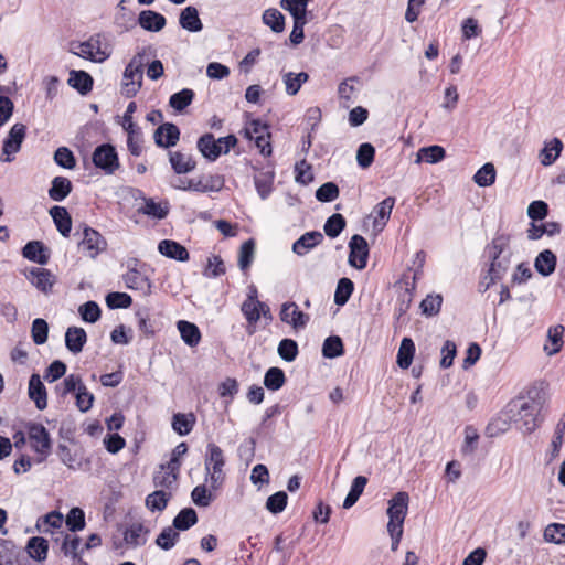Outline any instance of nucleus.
<instances>
[{
    "label": "nucleus",
    "instance_id": "nucleus-21",
    "mask_svg": "<svg viewBox=\"0 0 565 565\" xmlns=\"http://www.w3.org/2000/svg\"><path fill=\"white\" fill-rule=\"evenodd\" d=\"M557 265V257L551 249H544L534 259L535 270L543 277L551 276Z\"/></svg>",
    "mask_w": 565,
    "mask_h": 565
},
{
    "label": "nucleus",
    "instance_id": "nucleus-9",
    "mask_svg": "<svg viewBox=\"0 0 565 565\" xmlns=\"http://www.w3.org/2000/svg\"><path fill=\"white\" fill-rule=\"evenodd\" d=\"M122 279L128 289L139 291L143 297H148L152 292V282L150 278L140 269L129 268L122 276Z\"/></svg>",
    "mask_w": 565,
    "mask_h": 565
},
{
    "label": "nucleus",
    "instance_id": "nucleus-58",
    "mask_svg": "<svg viewBox=\"0 0 565 565\" xmlns=\"http://www.w3.org/2000/svg\"><path fill=\"white\" fill-rule=\"evenodd\" d=\"M81 539L78 536H71L70 534H65L63 536V542L61 546V551L65 556H71L72 558H76L79 555H83L84 547L79 550Z\"/></svg>",
    "mask_w": 565,
    "mask_h": 565
},
{
    "label": "nucleus",
    "instance_id": "nucleus-56",
    "mask_svg": "<svg viewBox=\"0 0 565 565\" xmlns=\"http://www.w3.org/2000/svg\"><path fill=\"white\" fill-rule=\"evenodd\" d=\"M277 351L284 361L292 362L299 353L298 343L292 339L285 338L279 342Z\"/></svg>",
    "mask_w": 565,
    "mask_h": 565
},
{
    "label": "nucleus",
    "instance_id": "nucleus-31",
    "mask_svg": "<svg viewBox=\"0 0 565 565\" xmlns=\"http://www.w3.org/2000/svg\"><path fill=\"white\" fill-rule=\"evenodd\" d=\"M25 551L31 558L38 562L45 561L49 552V542L42 536L30 537Z\"/></svg>",
    "mask_w": 565,
    "mask_h": 565
},
{
    "label": "nucleus",
    "instance_id": "nucleus-59",
    "mask_svg": "<svg viewBox=\"0 0 565 565\" xmlns=\"http://www.w3.org/2000/svg\"><path fill=\"white\" fill-rule=\"evenodd\" d=\"M78 312L82 320L88 323H95L102 316V310L98 303L93 300L86 301L79 306Z\"/></svg>",
    "mask_w": 565,
    "mask_h": 565
},
{
    "label": "nucleus",
    "instance_id": "nucleus-51",
    "mask_svg": "<svg viewBox=\"0 0 565 565\" xmlns=\"http://www.w3.org/2000/svg\"><path fill=\"white\" fill-rule=\"evenodd\" d=\"M443 305V297L439 294L427 295L420 302L422 313L426 317L437 316Z\"/></svg>",
    "mask_w": 565,
    "mask_h": 565
},
{
    "label": "nucleus",
    "instance_id": "nucleus-61",
    "mask_svg": "<svg viewBox=\"0 0 565 565\" xmlns=\"http://www.w3.org/2000/svg\"><path fill=\"white\" fill-rule=\"evenodd\" d=\"M275 173L274 172H267V173H260L259 175H256L254 178L255 186L257 190V193L259 196L265 200L273 190V181H274Z\"/></svg>",
    "mask_w": 565,
    "mask_h": 565
},
{
    "label": "nucleus",
    "instance_id": "nucleus-38",
    "mask_svg": "<svg viewBox=\"0 0 565 565\" xmlns=\"http://www.w3.org/2000/svg\"><path fill=\"white\" fill-rule=\"evenodd\" d=\"M198 523V514L193 508L182 509L173 519L172 527L177 531H186Z\"/></svg>",
    "mask_w": 565,
    "mask_h": 565
},
{
    "label": "nucleus",
    "instance_id": "nucleus-16",
    "mask_svg": "<svg viewBox=\"0 0 565 565\" xmlns=\"http://www.w3.org/2000/svg\"><path fill=\"white\" fill-rule=\"evenodd\" d=\"M29 397L38 409L43 411L47 406V392L39 374L34 373L29 380Z\"/></svg>",
    "mask_w": 565,
    "mask_h": 565
},
{
    "label": "nucleus",
    "instance_id": "nucleus-34",
    "mask_svg": "<svg viewBox=\"0 0 565 565\" xmlns=\"http://www.w3.org/2000/svg\"><path fill=\"white\" fill-rule=\"evenodd\" d=\"M171 498V492L158 489L146 497L145 504L151 512H161L167 508Z\"/></svg>",
    "mask_w": 565,
    "mask_h": 565
},
{
    "label": "nucleus",
    "instance_id": "nucleus-63",
    "mask_svg": "<svg viewBox=\"0 0 565 565\" xmlns=\"http://www.w3.org/2000/svg\"><path fill=\"white\" fill-rule=\"evenodd\" d=\"M288 494L285 491H278L267 498L266 509L273 514L282 512L287 505Z\"/></svg>",
    "mask_w": 565,
    "mask_h": 565
},
{
    "label": "nucleus",
    "instance_id": "nucleus-52",
    "mask_svg": "<svg viewBox=\"0 0 565 565\" xmlns=\"http://www.w3.org/2000/svg\"><path fill=\"white\" fill-rule=\"evenodd\" d=\"M139 212L157 220H163L169 213V207L167 204L162 206L153 199H146L145 205L139 209Z\"/></svg>",
    "mask_w": 565,
    "mask_h": 565
},
{
    "label": "nucleus",
    "instance_id": "nucleus-54",
    "mask_svg": "<svg viewBox=\"0 0 565 565\" xmlns=\"http://www.w3.org/2000/svg\"><path fill=\"white\" fill-rule=\"evenodd\" d=\"M375 148L370 142H363L356 150V162L360 168L367 169L374 161Z\"/></svg>",
    "mask_w": 565,
    "mask_h": 565
},
{
    "label": "nucleus",
    "instance_id": "nucleus-1",
    "mask_svg": "<svg viewBox=\"0 0 565 565\" xmlns=\"http://www.w3.org/2000/svg\"><path fill=\"white\" fill-rule=\"evenodd\" d=\"M527 401L519 397L508 404L509 418L515 423L524 434L533 433L541 423L540 414L543 409L544 394L536 387L527 391Z\"/></svg>",
    "mask_w": 565,
    "mask_h": 565
},
{
    "label": "nucleus",
    "instance_id": "nucleus-23",
    "mask_svg": "<svg viewBox=\"0 0 565 565\" xmlns=\"http://www.w3.org/2000/svg\"><path fill=\"white\" fill-rule=\"evenodd\" d=\"M68 85L77 90L81 95L85 96L92 92L94 79L92 75L85 71H71L67 81Z\"/></svg>",
    "mask_w": 565,
    "mask_h": 565
},
{
    "label": "nucleus",
    "instance_id": "nucleus-57",
    "mask_svg": "<svg viewBox=\"0 0 565 565\" xmlns=\"http://www.w3.org/2000/svg\"><path fill=\"white\" fill-rule=\"evenodd\" d=\"M67 529L71 532H77L85 527V513L78 507L72 508L65 519Z\"/></svg>",
    "mask_w": 565,
    "mask_h": 565
},
{
    "label": "nucleus",
    "instance_id": "nucleus-50",
    "mask_svg": "<svg viewBox=\"0 0 565 565\" xmlns=\"http://www.w3.org/2000/svg\"><path fill=\"white\" fill-rule=\"evenodd\" d=\"M106 305L109 309H127L132 303L130 295L120 291H111L105 298Z\"/></svg>",
    "mask_w": 565,
    "mask_h": 565
},
{
    "label": "nucleus",
    "instance_id": "nucleus-12",
    "mask_svg": "<svg viewBox=\"0 0 565 565\" xmlns=\"http://www.w3.org/2000/svg\"><path fill=\"white\" fill-rule=\"evenodd\" d=\"M196 148L201 154L209 161H216L223 153V147L215 139L213 134H204L196 141Z\"/></svg>",
    "mask_w": 565,
    "mask_h": 565
},
{
    "label": "nucleus",
    "instance_id": "nucleus-39",
    "mask_svg": "<svg viewBox=\"0 0 565 565\" xmlns=\"http://www.w3.org/2000/svg\"><path fill=\"white\" fill-rule=\"evenodd\" d=\"M262 20L275 33H281L285 30V15L276 8L266 9Z\"/></svg>",
    "mask_w": 565,
    "mask_h": 565
},
{
    "label": "nucleus",
    "instance_id": "nucleus-55",
    "mask_svg": "<svg viewBox=\"0 0 565 565\" xmlns=\"http://www.w3.org/2000/svg\"><path fill=\"white\" fill-rule=\"evenodd\" d=\"M340 190L334 182H326L316 190V199L322 203H329L339 198Z\"/></svg>",
    "mask_w": 565,
    "mask_h": 565
},
{
    "label": "nucleus",
    "instance_id": "nucleus-19",
    "mask_svg": "<svg viewBox=\"0 0 565 565\" xmlns=\"http://www.w3.org/2000/svg\"><path fill=\"white\" fill-rule=\"evenodd\" d=\"M158 250L161 255L178 262H186L190 258L188 249L172 239L161 241L158 245Z\"/></svg>",
    "mask_w": 565,
    "mask_h": 565
},
{
    "label": "nucleus",
    "instance_id": "nucleus-32",
    "mask_svg": "<svg viewBox=\"0 0 565 565\" xmlns=\"http://www.w3.org/2000/svg\"><path fill=\"white\" fill-rule=\"evenodd\" d=\"M149 532L142 523H134L124 532V541L127 545L137 547L146 543L145 535Z\"/></svg>",
    "mask_w": 565,
    "mask_h": 565
},
{
    "label": "nucleus",
    "instance_id": "nucleus-37",
    "mask_svg": "<svg viewBox=\"0 0 565 565\" xmlns=\"http://www.w3.org/2000/svg\"><path fill=\"white\" fill-rule=\"evenodd\" d=\"M260 309L268 311V306L259 300H253L252 296L242 305V312L249 324H255L260 318Z\"/></svg>",
    "mask_w": 565,
    "mask_h": 565
},
{
    "label": "nucleus",
    "instance_id": "nucleus-48",
    "mask_svg": "<svg viewBox=\"0 0 565 565\" xmlns=\"http://www.w3.org/2000/svg\"><path fill=\"white\" fill-rule=\"evenodd\" d=\"M495 168L492 163H484L473 175V181L479 186H490L495 182Z\"/></svg>",
    "mask_w": 565,
    "mask_h": 565
},
{
    "label": "nucleus",
    "instance_id": "nucleus-25",
    "mask_svg": "<svg viewBox=\"0 0 565 565\" xmlns=\"http://www.w3.org/2000/svg\"><path fill=\"white\" fill-rule=\"evenodd\" d=\"M177 329L186 345L194 348L201 342L202 333L195 323L188 320H179Z\"/></svg>",
    "mask_w": 565,
    "mask_h": 565
},
{
    "label": "nucleus",
    "instance_id": "nucleus-44",
    "mask_svg": "<svg viewBox=\"0 0 565 565\" xmlns=\"http://www.w3.org/2000/svg\"><path fill=\"white\" fill-rule=\"evenodd\" d=\"M353 290L354 284L350 278H340L334 292V303L338 306H344L349 301Z\"/></svg>",
    "mask_w": 565,
    "mask_h": 565
},
{
    "label": "nucleus",
    "instance_id": "nucleus-33",
    "mask_svg": "<svg viewBox=\"0 0 565 565\" xmlns=\"http://www.w3.org/2000/svg\"><path fill=\"white\" fill-rule=\"evenodd\" d=\"M415 354V343L411 338H403L397 352L396 363L397 365L406 370L411 366Z\"/></svg>",
    "mask_w": 565,
    "mask_h": 565
},
{
    "label": "nucleus",
    "instance_id": "nucleus-64",
    "mask_svg": "<svg viewBox=\"0 0 565 565\" xmlns=\"http://www.w3.org/2000/svg\"><path fill=\"white\" fill-rule=\"evenodd\" d=\"M544 539L555 544L565 543V524L552 523L544 530Z\"/></svg>",
    "mask_w": 565,
    "mask_h": 565
},
{
    "label": "nucleus",
    "instance_id": "nucleus-18",
    "mask_svg": "<svg viewBox=\"0 0 565 565\" xmlns=\"http://www.w3.org/2000/svg\"><path fill=\"white\" fill-rule=\"evenodd\" d=\"M138 24L148 32H159L166 26L167 19L157 11L142 10L138 15Z\"/></svg>",
    "mask_w": 565,
    "mask_h": 565
},
{
    "label": "nucleus",
    "instance_id": "nucleus-40",
    "mask_svg": "<svg viewBox=\"0 0 565 565\" xmlns=\"http://www.w3.org/2000/svg\"><path fill=\"white\" fill-rule=\"evenodd\" d=\"M194 92L190 88H183L178 93H174L169 98V106L175 111L182 113L188 106H190L194 99Z\"/></svg>",
    "mask_w": 565,
    "mask_h": 565
},
{
    "label": "nucleus",
    "instance_id": "nucleus-4",
    "mask_svg": "<svg viewBox=\"0 0 565 565\" xmlns=\"http://www.w3.org/2000/svg\"><path fill=\"white\" fill-rule=\"evenodd\" d=\"M94 166L105 174H113L119 168V158L116 148L111 143H102L93 152Z\"/></svg>",
    "mask_w": 565,
    "mask_h": 565
},
{
    "label": "nucleus",
    "instance_id": "nucleus-29",
    "mask_svg": "<svg viewBox=\"0 0 565 565\" xmlns=\"http://www.w3.org/2000/svg\"><path fill=\"white\" fill-rule=\"evenodd\" d=\"M73 190V184L66 177H55L49 189V196L53 201L62 202Z\"/></svg>",
    "mask_w": 565,
    "mask_h": 565
},
{
    "label": "nucleus",
    "instance_id": "nucleus-11",
    "mask_svg": "<svg viewBox=\"0 0 565 565\" xmlns=\"http://www.w3.org/2000/svg\"><path fill=\"white\" fill-rule=\"evenodd\" d=\"M180 139V129L173 122L161 124L153 134L154 143L159 148L169 149L174 147Z\"/></svg>",
    "mask_w": 565,
    "mask_h": 565
},
{
    "label": "nucleus",
    "instance_id": "nucleus-2",
    "mask_svg": "<svg viewBox=\"0 0 565 565\" xmlns=\"http://www.w3.org/2000/svg\"><path fill=\"white\" fill-rule=\"evenodd\" d=\"M484 253L490 260L487 273L491 275V282H497L504 277L511 265L510 236L507 234L495 235L486 246Z\"/></svg>",
    "mask_w": 565,
    "mask_h": 565
},
{
    "label": "nucleus",
    "instance_id": "nucleus-15",
    "mask_svg": "<svg viewBox=\"0 0 565 565\" xmlns=\"http://www.w3.org/2000/svg\"><path fill=\"white\" fill-rule=\"evenodd\" d=\"M323 241V235L319 231H310L306 232L301 235L297 241L292 244V252L298 256H305L316 246L321 244Z\"/></svg>",
    "mask_w": 565,
    "mask_h": 565
},
{
    "label": "nucleus",
    "instance_id": "nucleus-26",
    "mask_svg": "<svg viewBox=\"0 0 565 565\" xmlns=\"http://www.w3.org/2000/svg\"><path fill=\"white\" fill-rule=\"evenodd\" d=\"M26 277L32 285L43 292H47L54 284V276L45 268L33 267L29 270Z\"/></svg>",
    "mask_w": 565,
    "mask_h": 565
},
{
    "label": "nucleus",
    "instance_id": "nucleus-41",
    "mask_svg": "<svg viewBox=\"0 0 565 565\" xmlns=\"http://www.w3.org/2000/svg\"><path fill=\"white\" fill-rule=\"evenodd\" d=\"M75 54L83 58L98 63L107 58V56L100 52L99 43L97 42V44H94L92 40L79 43V52Z\"/></svg>",
    "mask_w": 565,
    "mask_h": 565
},
{
    "label": "nucleus",
    "instance_id": "nucleus-49",
    "mask_svg": "<svg viewBox=\"0 0 565 565\" xmlns=\"http://www.w3.org/2000/svg\"><path fill=\"white\" fill-rule=\"evenodd\" d=\"M254 254L255 242L253 238H249L246 242H244L239 248L238 266L241 270L245 271L250 267L254 260Z\"/></svg>",
    "mask_w": 565,
    "mask_h": 565
},
{
    "label": "nucleus",
    "instance_id": "nucleus-30",
    "mask_svg": "<svg viewBox=\"0 0 565 565\" xmlns=\"http://www.w3.org/2000/svg\"><path fill=\"white\" fill-rule=\"evenodd\" d=\"M196 423V417L193 413H175L172 416V429L179 435V436H186L192 430Z\"/></svg>",
    "mask_w": 565,
    "mask_h": 565
},
{
    "label": "nucleus",
    "instance_id": "nucleus-43",
    "mask_svg": "<svg viewBox=\"0 0 565 565\" xmlns=\"http://www.w3.org/2000/svg\"><path fill=\"white\" fill-rule=\"evenodd\" d=\"M344 353L343 342L339 335L328 337L322 344V355L327 359H335Z\"/></svg>",
    "mask_w": 565,
    "mask_h": 565
},
{
    "label": "nucleus",
    "instance_id": "nucleus-35",
    "mask_svg": "<svg viewBox=\"0 0 565 565\" xmlns=\"http://www.w3.org/2000/svg\"><path fill=\"white\" fill-rule=\"evenodd\" d=\"M561 233V224L557 222H546L541 225H536L534 222L531 223V227L527 230V238L531 241L540 239L544 234L547 236H554Z\"/></svg>",
    "mask_w": 565,
    "mask_h": 565
},
{
    "label": "nucleus",
    "instance_id": "nucleus-46",
    "mask_svg": "<svg viewBox=\"0 0 565 565\" xmlns=\"http://www.w3.org/2000/svg\"><path fill=\"white\" fill-rule=\"evenodd\" d=\"M347 221L342 214L334 213L329 216L323 225V231L330 238L338 237L345 228Z\"/></svg>",
    "mask_w": 565,
    "mask_h": 565
},
{
    "label": "nucleus",
    "instance_id": "nucleus-42",
    "mask_svg": "<svg viewBox=\"0 0 565 565\" xmlns=\"http://www.w3.org/2000/svg\"><path fill=\"white\" fill-rule=\"evenodd\" d=\"M286 382L285 372L277 366L269 367L264 376V385L269 391H278Z\"/></svg>",
    "mask_w": 565,
    "mask_h": 565
},
{
    "label": "nucleus",
    "instance_id": "nucleus-20",
    "mask_svg": "<svg viewBox=\"0 0 565 565\" xmlns=\"http://www.w3.org/2000/svg\"><path fill=\"white\" fill-rule=\"evenodd\" d=\"M57 231L64 237H68L72 231V217L64 206L54 205L49 211Z\"/></svg>",
    "mask_w": 565,
    "mask_h": 565
},
{
    "label": "nucleus",
    "instance_id": "nucleus-14",
    "mask_svg": "<svg viewBox=\"0 0 565 565\" xmlns=\"http://www.w3.org/2000/svg\"><path fill=\"white\" fill-rule=\"evenodd\" d=\"M24 258L39 265H46L50 260V249L41 241H30L22 248Z\"/></svg>",
    "mask_w": 565,
    "mask_h": 565
},
{
    "label": "nucleus",
    "instance_id": "nucleus-17",
    "mask_svg": "<svg viewBox=\"0 0 565 565\" xmlns=\"http://www.w3.org/2000/svg\"><path fill=\"white\" fill-rule=\"evenodd\" d=\"M179 473L180 471H174L171 468H167L166 463H161L159 466V470H157L153 475V484L156 488L171 491L177 488Z\"/></svg>",
    "mask_w": 565,
    "mask_h": 565
},
{
    "label": "nucleus",
    "instance_id": "nucleus-60",
    "mask_svg": "<svg viewBox=\"0 0 565 565\" xmlns=\"http://www.w3.org/2000/svg\"><path fill=\"white\" fill-rule=\"evenodd\" d=\"M31 337L35 344L41 345L47 341L49 324L42 318H36L32 322Z\"/></svg>",
    "mask_w": 565,
    "mask_h": 565
},
{
    "label": "nucleus",
    "instance_id": "nucleus-22",
    "mask_svg": "<svg viewBox=\"0 0 565 565\" xmlns=\"http://www.w3.org/2000/svg\"><path fill=\"white\" fill-rule=\"evenodd\" d=\"M179 23L182 29L189 32H200L203 30V23L200 19L199 11L193 6H188L181 10Z\"/></svg>",
    "mask_w": 565,
    "mask_h": 565
},
{
    "label": "nucleus",
    "instance_id": "nucleus-27",
    "mask_svg": "<svg viewBox=\"0 0 565 565\" xmlns=\"http://www.w3.org/2000/svg\"><path fill=\"white\" fill-rule=\"evenodd\" d=\"M206 449L207 451L204 462L206 471L210 472L212 470L216 473L222 472L225 465L223 450L214 443L207 444Z\"/></svg>",
    "mask_w": 565,
    "mask_h": 565
},
{
    "label": "nucleus",
    "instance_id": "nucleus-62",
    "mask_svg": "<svg viewBox=\"0 0 565 565\" xmlns=\"http://www.w3.org/2000/svg\"><path fill=\"white\" fill-rule=\"evenodd\" d=\"M54 161L64 169H74L76 159L74 153L67 147H60L54 152Z\"/></svg>",
    "mask_w": 565,
    "mask_h": 565
},
{
    "label": "nucleus",
    "instance_id": "nucleus-6",
    "mask_svg": "<svg viewBox=\"0 0 565 565\" xmlns=\"http://www.w3.org/2000/svg\"><path fill=\"white\" fill-rule=\"evenodd\" d=\"M28 434L33 450L42 456L40 461L44 460L50 455L52 448L50 433L42 424L30 423L28 425Z\"/></svg>",
    "mask_w": 565,
    "mask_h": 565
},
{
    "label": "nucleus",
    "instance_id": "nucleus-45",
    "mask_svg": "<svg viewBox=\"0 0 565 565\" xmlns=\"http://www.w3.org/2000/svg\"><path fill=\"white\" fill-rule=\"evenodd\" d=\"M446 157V151L441 146L433 145L420 148L417 153L418 161L427 163H438Z\"/></svg>",
    "mask_w": 565,
    "mask_h": 565
},
{
    "label": "nucleus",
    "instance_id": "nucleus-7",
    "mask_svg": "<svg viewBox=\"0 0 565 565\" xmlns=\"http://www.w3.org/2000/svg\"><path fill=\"white\" fill-rule=\"evenodd\" d=\"M349 249L348 262L350 266L359 270L364 269L370 255L367 241L362 235L354 234L349 242Z\"/></svg>",
    "mask_w": 565,
    "mask_h": 565
},
{
    "label": "nucleus",
    "instance_id": "nucleus-8",
    "mask_svg": "<svg viewBox=\"0 0 565 565\" xmlns=\"http://www.w3.org/2000/svg\"><path fill=\"white\" fill-rule=\"evenodd\" d=\"M79 247L86 250L90 258H96L107 248V242L98 231L83 224V239L79 242Z\"/></svg>",
    "mask_w": 565,
    "mask_h": 565
},
{
    "label": "nucleus",
    "instance_id": "nucleus-3",
    "mask_svg": "<svg viewBox=\"0 0 565 565\" xmlns=\"http://www.w3.org/2000/svg\"><path fill=\"white\" fill-rule=\"evenodd\" d=\"M151 47H142L138 51L124 71V82L121 85V95L126 98H132L142 87L143 67L148 63V52Z\"/></svg>",
    "mask_w": 565,
    "mask_h": 565
},
{
    "label": "nucleus",
    "instance_id": "nucleus-28",
    "mask_svg": "<svg viewBox=\"0 0 565 565\" xmlns=\"http://www.w3.org/2000/svg\"><path fill=\"white\" fill-rule=\"evenodd\" d=\"M169 161L172 170L177 174H185L193 171L196 167V162L191 156H185L180 151H170Z\"/></svg>",
    "mask_w": 565,
    "mask_h": 565
},
{
    "label": "nucleus",
    "instance_id": "nucleus-24",
    "mask_svg": "<svg viewBox=\"0 0 565 565\" xmlns=\"http://www.w3.org/2000/svg\"><path fill=\"white\" fill-rule=\"evenodd\" d=\"M87 341L86 331L81 327H70L65 332V347L73 354L82 352Z\"/></svg>",
    "mask_w": 565,
    "mask_h": 565
},
{
    "label": "nucleus",
    "instance_id": "nucleus-13",
    "mask_svg": "<svg viewBox=\"0 0 565 565\" xmlns=\"http://www.w3.org/2000/svg\"><path fill=\"white\" fill-rule=\"evenodd\" d=\"M26 135V127L23 124H14L7 138L3 140L2 151L10 156L17 153L21 149V145Z\"/></svg>",
    "mask_w": 565,
    "mask_h": 565
},
{
    "label": "nucleus",
    "instance_id": "nucleus-10",
    "mask_svg": "<svg viewBox=\"0 0 565 565\" xmlns=\"http://www.w3.org/2000/svg\"><path fill=\"white\" fill-rule=\"evenodd\" d=\"M279 316L282 322L290 324L295 330L303 329L310 320L309 315L299 310L292 301L281 306Z\"/></svg>",
    "mask_w": 565,
    "mask_h": 565
},
{
    "label": "nucleus",
    "instance_id": "nucleus-36",
    "mask_svg": "<svg viewBox=\"0 0 565 565\" xmlns=\"http://www.w3.org/2000/svg\"><path fill=\"white\" fill-rule=\"evenodd\" d=\"M563 150V142L559 138H553L550 142H546L544 148L541 150V163L545 167L553 164L559 157Z\"/></svg>",
    "mask_w": 565,
    "mask_h": 565
},
{
    "label": "nucleus",
    "instance_id": "nucleus-5",
    "mask_svg": "<svg viewBox=\"0 0 565 565\" xmlns=\"http://www.w3.org/2000/svg\"><path fill=\"white\" fill-rule=\"evenodd\" d=\"M409 495L405 491L395 493L388 501L387 515L390 518L387 527H403L408 510Z\"/></svg>",
    "mask_w": 565,
    "mask_h": 565
},
{
    "label": "nucleus",
    "instance_id": "nucleus-47",
    "mask_svg": "<svg viewBox=\"0 0 565 565\" xmlns=\"http://www.w3.org/2000/svg\"><path fill=\"white\" fill-rule=\"evenodd\" d=\"M394 204L395 199L388 196L375 205L374 211L376 213V218L374 221V227H377L379 225L384 226L386 224L391 216Z\"/></svg>",
    "mask_w": 565,
    "mask_h": 565
},
{
    "label": "nucleus",
    "instance_id": "nucleus-53",
    "mask_svg": "<svg viewBox=\"0 0 565 565\" xmlns=\"http://www.w3.org/2000/svg\"><path fill=\"white\" fill-rule=\"evenodd\" d=\"M179 537L180 534L177 530H174L172 526H167L160 532V534L156 539V544L160 548L169 551L175 545Z\"/></svg>",
    "mask_w": 565,
    "mask_h": 565
}]
</instances>
